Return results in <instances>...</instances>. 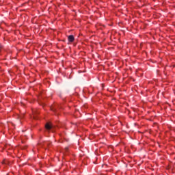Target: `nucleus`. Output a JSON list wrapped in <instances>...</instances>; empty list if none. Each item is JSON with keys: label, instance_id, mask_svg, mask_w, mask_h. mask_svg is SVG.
Returning <instances> with one entry per match:
<instances>
[{"label": "nucleus", "instance_id": "nucleus-1", "mask_svg": "<svg viewBox=\"0 0 175 175\" xmlns=\"http://www.w3.org/2000/svg\"><path fill=\"white\" fill-rule=\"evenodd\" d=\"M45 128H46V129H48V131H50V129H51V128H53V126H51V124L47 123L45 125Z\"/></svg>", "mask_w": 175, "mask_h": 175}, {"label": "nucleus", "instance_id": "nucleus-2", "mask_svg": "<svg viewBox=\"0 0 175 175\" xmlns=\"http://www.w3.org/2000/svg\"><path fill=\"white\" fill-rule=\"evenodd\" d=\"M68 42H74L75 37L73 36V35H70V36H68Z\"/></svg>", "mask_w": 175, "mask_h": 175}, {"label": "nucleus", "instance_id": "nucleus-3", "mask_svg": "<svg viewBox=\"0 0 175 175\" xmlns=\"http://www.w3.org/2000/svg\"><path fill=\"white\" fill-rule=\"evenodd\" d=\"M1 45H0V50H1Z\"/></svg>", "mask_w": 175, "mask_h": 175}, {"label": "nucleus", "instance_id": "nucleus-4", "mask_svg": "<svg viewBox=\"0 0 175 175\" xmlns=\"http://www.w3.org/2000/svg\"><path fill=\"white\" fill-rule=\"evenodd\" d=\"M3 163H5V161H4Z\"/></svg>", "mask_w": 175, "mask_h": 175}]
</instances>
